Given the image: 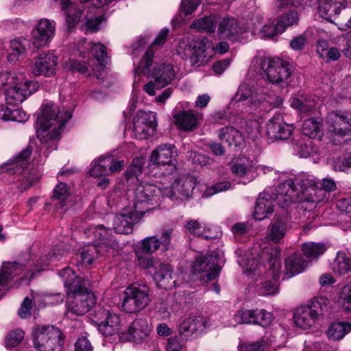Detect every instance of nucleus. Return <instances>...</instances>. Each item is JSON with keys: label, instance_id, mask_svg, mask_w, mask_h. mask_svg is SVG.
Masks as SVG:
<instances>
[{"label": "nucleus", "instance_id": "4be33fe9", "mask_svg": "<svg viewBox=\"0 0 351 351\" xmlns=\"http://www.w3.org/2000/svg\"><path fill=\"white\" fill-rule=\"evenodd\" d=\"M206 43V38H202L195 39L191 43L188 56L192 66H200L208 62L210 56L207 53Z\"/></svg>", "mask_w": 351, "mask_h": 351}, {"label": "nucleus", "instance_id": "b1692460", "mask_svg": "<svg viewBox=\"0 0 351 351\" xmlns=\"http://www.w3.org/2000/svg\"><path fill=\"white\" fill-rule=\"evenodd\" d=\"M177 156L178 152L174 145L161 144L152 151L150 162L158 165H169Z\"/></svg>", "mask_w": 351, "mask_h": 351}, {"label": "nucleus", "instance_id": "bb28decb", "mask_svg": "<svg viewBox=\"0 0 351 351\" xmlns=\"http://www.w3.org/2000/svg\"><path fill=\"white\" fill-rule=\"evenodd\" d=\"M288 228L287 221L285 217L275 216L268 226L266 238L269 241L278 243L285 237Z\"/></svg>", "mask_w": 351, "mask_h": 351}, {"label": "nucleus", "instance_id": "6e6552de", "mask_svg": "<svg viewBox=\"0 0 351 351\" xmlns=\"http://www.w3.org/2000/svg\"><path fill=\"white\" fill-rule=\"evenodd\" d=\"M32 339L38 351H56L62 348L64 336L62 331L53 325H37L33 328Z\"/></svg>", "mask_w": 351, "mask_h": 351}, {"label": "nucleus", "instance_id": "4d7b16f0", "mask_svg": "<svg viewBox=\"0 0 351 351\" xmlns=\"http://www.w3.org/2000/svg\"><path fill=\"white\" fill-rule=\"evenodd\" d=\"M158 249H160V246L156 237H148L141 241V250L144 253L152 254Z\"/></svg>", "mask_w": 351, "mask_h": 351}, {"label": "nucleus", "instance_id": "1a4fd4ad", "mask_svg": "<svg viewBox=\"0 0 351 351\" xmlns=\"http://www.w3.org/2000/svg\"><path fill=\"white\" fill-rule=\"evenodd\" d=\"M327 124L333 145H343L351 140V110L330 112Z\"/></svg>", "mask_w": 351, "mask_h": 351}, {"label": "nucleus", "instance_id": "bf43d9fd", "mask_svg": "<svg viewBox=\"0 0 351 351\" xmlns=\"http://www.w3.org/2000/svg\"><path fill=\"white\" fill-rule=\"evenodd\" d=\"M144 163L145 162L143 158H137L134 159L132 164L129 166L127 170V178L130 179L132 177L138 178L139 175H141L142 173Z\"/></svg>", "mask_w": 351, "mask_h": 351}, {"label": "nucleus", "instance_id": "c9c22d12", "mask_svg": "<svg viewBox=\"0 0 351 351\" xmlns=\"http://www.w3.org/2000/svg\"><path fill=\"white\" fill-rule=\"evenodd\" d=\"M196 184L195 178L189 175L181 176L173 182V189L178 194L184 197H190Z\"/></svg>", "mask_w": 351, "mask_h": 351}, {"label": "nucleus", "instance_id": "603ef678", "mask_svg": "<svg viewBox=\"0 0 351 351\" xmlns=\"http://www.w3.org/2000/svg\"><path fill=\"white\" fill-rule=\"evenodd\" d=\"M254 324H258L263 327L269 326L272 320L273 316L264 308H254Z\"/></svg>", "mask_w": 351, "mask_h": 351}, {"label": "nucleus", "instance_id": "f257e3e1", "mask_svg": "<svg viewBox=\"0 0 351 351\" xmlns=\"http://www.w3.org/2000/svg\"><path fill=\"white\" fill-rule=\"evenodd\" d=\"M315 189L332 192L336 190L337 185L334 180L325 178L318 184L311 176L300 173L291 176L282 181L273 194L274 200L282 208L289 207L293 203H299L305 210L316 206L320 201Z\"/></svg>", "mask_w": 351, "mask_h": 351}, {"label": "nucleus", "instance_id": "9d476101", "mask_svg": "<svg viewBox=\"0 0 351 351\" xmlns=\"http://www.w3.org/2000/svg\"><path fill=\"white\" fill-rule=\"evenodd\" d=\"M280 250L278 247L268 246L265 247L260 254L263 263L267 262L269 264V275L273 280L262 282L259 287L260 294L273 295L278 292L277 281L280 276Z\"/></svg>", "mask_w": 351, "mask_h": 351}, {"label": "nucleus", "instance_id": "a18cd8bd", "mask_svg": "<svg viewBox=\"0 0 351 351\" xmlns=\"http://www.w3.org/2000/svg\"><path fill=\"white\" fill-rule=\"evenodd\" d=\"M299 21L298 14L296 11L292 10L282 14L277 23V28L279 32H284L285 29L295 25Z\"/></svg>", "mask_w": 351, "mask_h": 351}, {"label": "nucleus", "instance_id": "473e14b6", "mask_svg": "<svg viewBox=\"0 0 351 351\" xmlns=\"http://www.w3.org/2000/svg\"><path fill=\"white\" fill-rule=\"evenodd\" d=\"M218 138L223 143L228 146H240L243 138L241 133L232 127H225L218 131Z\"/></svg>", "mask_w": 351, "mask_h": 351}, {"label": "nucleus", "instance_id": "6e6d98bb", "mask_svg": "<svg viewBox=\"0 0 351 351\" xmlns=\"http://www.w3.org/2000/svg\"><path fill=\"white\" fill-rule=\"evenodd\" d=\"M335 171H343L351 168V152L344 153L342 156L337 157L333 161Z\"/></svg>", "mask_w": 351, "mask_h": 351}, {"label": "nucleus", "instance_id": "338daca9", "mask_svg": "<svg viewBox=\"0 0 351 351\" xmlns=\"http://www.w3.org/2000/svg\"><path fill=\"white\" fill-rule=\"evenodd\" d=\"M339 300L343 303V306L346 304L351 305V282L342 288Z\"/></svg>", "mask_w": 351, "mask_h": 351}, {"label": "nucleus", "instance_id": "7c9ffc66", "mask_svg": "<svg viewBox=\"0 0 351 351\" xmlns=\"http://www.w3.org/2000/svg\"><path fill=\"white\" fill-rule=\"evenodd\" d=\"M319 315L320 313L313 308H297L294 314L295 323L297 326L305 329L311 327Z\"/></svg>", "mask_w": 351, "mask_h": 351}, {"label": "nucleus", "instance_id": "49530a36", "mask_svg": "<svg viewBox=\"0 0 351 351\" xmlns=\"http://www.w3.org/2000/svg\"><path fill=\"white\" fill-rule=\"evenodd\" d=\"M25 337V331L21 328H15L10 330L5 338V346L7 348L17 347L22 342Z\"/></svg>", "mask_w": 351, "mask_h": 351}, {"label": "nucleus", "instance_id": "39448f33", "mask_svg": "<svg viewBox=\"0 0 351 351\" xmlns=\"http://www.w3.org/2000/svg\"><path fill=\"white\" fill-rule=\"evenodd\" d=\"M161 190L150 184H141L129 195V205L133 212L141 218L145 213L155 209L160 204ZM128 199V197H126Z\"/></svg>", "mask_w": 351, "mask_h": 351}, {"label": "nucleus", "instance_id": "5701e85b", "mask_svg": "<svg viewBox=\"0 0 351 351\" xmlns=\"http://www.w3.org/2000/svg\"><path fill=\"white\" fill-rule=\"evenodd\" d=\"M230 169L234 176L246 179L247 182H252L256 176V168L254 162L245 157L236 159Z\"/></svg>", "mask_w": 351, "mask_h": 351}, {"label": "nucleus", "instance_id": "69168bd1", "mask_svg": "<svg viewBox=\"0 0 351 351\" xmlns=\"http://www.w3.org/2000/svg\"><path fill=\"white\" fill-rule=\"evenodd\" d=\"M32 154V149L29 147L24 149L18 156L16 157L14 165L16 167H20L23 169L27 167L28 159Z\"/></svg>", "mask_w": 351, "mask_h": 351}, {"label": "nucleus", "instance_id": "de8ad7c7", "mask_svg": "<svg viewBox=\"0 0 351 351\" xmlns=\"http://www.w3.org/2000/svg\"><path fill=\"white\" fill-rule=\"evenodd\" d=\"M91 51L98 64L97 70L100 71L104 69L108 56L106 47L101 43H94L91 47Z\"/></svg>", "mask_w": 351, "mask_h": 351}, {"label": "nucleus", "instance_id": "ea45409f", "mask_svg": "<svg viewBox=\"0 0 351 351\" xmlns=\"http://www.w3.org/2000/svg\"><path fill=\"white\" fill-rule=\"evenodd\" d=\"M351 331V324L344 322H334L329 326L327 335L329 339L338 341Z\"/></svg>", "mask_w": 351, "mask_h": 351}, {"label": "nucleus", "instance_id": "7ed1b4c3", "mask_svg": "<svg viewBox=\"0 0 351 351\" xmlns=\"http://www.w3.org/2000/svg\"><path fill=\"white\" fill-rule=\"evenodd\" d=\"M154 57V51L147 49L138 66L134 69L135 74L143 73L147 75V77L154 79V81H150L143 87V90L151 96L156 94V90L161 89L169 84L176 75L173 66L169 63L158 64L152 69Z\"/></svg>", "mask_w": 351, "mask_h": 351}, {"label": "nucleus", "instance_id": "8fccbe9b", "mask_svg": "<svg viewBox=\"0 0 351 351\" xmlns=\"http://www.w3.org/2000/svg\"><path fill=\"white\" fill-rule=\"evenodd\" d=\"M89 64L84 61L82 62L75 59H70L65 63V68L72 71H76L81 74L91 75L92 73L89 71Z\"/></svg>", "mask_w": 351, "mask_h": 351}, {"label": "nucleus", "instance_id": "09e8293b", "mask_svg": "<svg viewBox=\"0 0 351 351\" xmlns=\"http://www.w3.org/2000/svg\"><path fill=\"white\" fill-rule=\"evenodd\" d=\"M99 251L95 245H88L84 247L80 252V256L83 263L91 265L94 260L98 257Z\"/></svg>", "mask_w": 351, "mask_h": 351}, {"label": "nucleus", "instance_id": "58836bf2", "mask_svg": "<svg viewBox=\"0 0 351 351\" xmlns=\"http://www.w3.org/2000/svg\"><path fill=\"white\" fill-rule=\"evenodd\" d=\"M62 10L64 11L66 23L69 27H72L80 21L82 12L75 5L72 4L69 0H62L61 2Z\"/></svg>", "mask_w": 351, "mask_h": 351}, {"label": "nucleus", "instance_id": "79ce46f5", "mask_svg": "<svg viewBox=\"0 0 351 351\" xmlns=\"http://www.w3.org/2000/svg\"><path fill=\"white\" fill-rule=\"evenodd\" d=\"M217 19L214 16H209L195 19L190 27L195 29L199 32L213 33L215 32L217 26Z\"/></svg>", "mask_w": 351, "mask_h": 351}, {"label": "nucleus", "instance_id": "ddd939ff", "mask_svg": "<svg viewBox=\"0 0 351 351\" xmlns=\"http://www.w3.org/2000/svg\"><path fill=\"white\" fill-rule=\"evenodd\" d=\"M56 33V23L48 19H41L31 32V40L36 49L49 45Z\"/></svg>", "mask_w": 351, "mask_h": 351}, {"label": "nucleus", "instance_id": "e2e57ef3", "mask_svg": "<svg viewBox=\"0 0 351 351\" xmlns=\"http://www.w3.org/2000/svg\"><path fill=\"white\" fill-rule=\"evenodd\" d=\"M27 120V116L24 111L18 108L12 110L7 107L6 121L25 122Z\"/></svg>", "mask_w": 351, "mask_h": 351}, {"label": "nucleus", "instance_id": "3c124183", "mask_svg": "<svg viewBox=\"0 0 351 351\" xmlns=\"http://www.w3.org/2000/svg\"><path fill=\"white\" fill-rule=\"evenodd\" d=\"M185 227L191 234L197 237H202L206 239L213 238V237L207 233L206 228L197 220H191L188 221L185 225Z\"/></svg>", "mask_w": 351, "mask_h": 351}, {"label": "nucleus", "instance_id": "a878e982", "mask_svg": "<svg viewBox=\"0 0 351 351\" xmlns=\"http://www.w3.org/2000/svg\"><path fill=\"white\" fill-rule=\"evenodd\" d=\"M177 128L185 132L194 130L202 120V114L193 110H182L173 116Z\"/></svg>", "mask_w": 351, "mask_h": 351}, {"label": "nucleus", "instance_id": "cd10ccee", "mask_svg": "<svg viewBox=\"0 0 351 351\" xmlns=\"http://www.w3.org/2000/svg\"><path fill=\"white\" fill-rule=\"evenodd\" d=\"M154 278L158 287L162 289H171L176 286V281L172 278V269L169 265L159 263Z\"/></svg>", "mask_w": 351, "mask_h": 351}, {"label": "nucleus", "instance_id": "680f3d73", "mask_svg": "<svg viewBox=\"0 0 351 351\" xmlns=\"http://www.w3.org/2000/svg\"><path fill=\"white\" fill-rule=\"evenodd\" d=\"M231 188V183L228 181L217 182L215 184L208 187L205 191V196H211L217 193L227 191Z\"/></svg>", "mask_w": 351, "mask_h": 351}, {"label": "nucleus", "instance_id": "0e129e2a", "mask_svg": "<svg viewBox=\"0 0 351 351\" xmlns=\"http://www.w3.org/2000/svg\"><path fill=\"white\" fill-rule=\"evenodd\" d=\"M40 178L34 172L27 173L24 172L21 175V188L27 189L31 186L36 183L39 180Z\"/></svg>", "mask_w": 351, "mask_h": 351}, {"label": "nucleus", "instance_id": "393cba45", "mask_svg": "<svg viewBox=\"0 0 351 351\" xmlns=\"http://www.w3.org/2000/svg\"><path fill=\"white\" fill-rule=\"evenodd\" d=\"M247 32V27L233 18L223 19L219 25L218 32L221 38L236 40L239 34Z\"/></svg>", "mask_w": 351, "mask_h": 351}, {"label": "nucleus", "instance_id": "2f4dec72", "mask_svg": "<svg viewBox=\"0 0 351 351\" xmlns=\"http://www.w3.org/2000/svg\"><path fill=\"white\" fill-rule=\"evenodd\" d=\"M285 274L288 278L302 273L306 265V262L300 254H293L285 260Z\"/></svg>", "mask_w": 351, "mask_h": 351}, {"label": "nucleus", "instance_id": "f704fd0d", "mask_svg": "<svg viewBox=\"0 0 351 351\" xmlns=\"http://www.w3.org/2000/svg\"><path fill=\"white\" fill-rule=\"evenodd\" d=\"M332 271L338 275L351 272V256L343 252H338L330 264Z\"/></svg>", "mask_w": 351, "mask_h": 351}, {"label": "nucleus", "instance_id": "f8f14e48", "mask_svg": "<svg viewBox=\"0 0 351 351\" xmlns=\"http://www.w3.org/2000/svg\"><path fill=\"white\" fill-rule=\"evenodd\" d=\"M128 199L122 197L120 199L121 212L113 218L112 227L115 232L119 234H130L132 232L133 226L140 220L129 205H126Z\"/></svg>", "mask_w": 351, "mask_h": 351}, {"label": "nucleus", "instance_id": "20e7f679", "mask_svg": "<svg viewBox=\"0 0 351 351\" xmlns=\"http://www.w3.org/2000/svg\"><path fill=\"white\" fill-rule=\"evenodd\" d=\"M66 289V307H94L96 298L93 292L85 287L86 280L77 276L73 269L66 267L59 272Z\"/></svg>", "mask_w": 351, "mask_h": 351}, {"label": "nucleus", "instance_id": "4c0bfd02", "mask_svg": "<svg viewBox=\"0 0 351 351\" xmlns=\"http://www.w3.org/2000/svg\"><path fill=\"white\" fill-rule=\"evenodd\" d=\"M342 5L341 1L326 0L319 5V14L324 19L332 21L341 12Z\"/></svg>", "mask_w": 351, "mask_h": 351}, {"label": "nucleus", "instance_id": "37998d69", "mask_svg": "<svg viewBox=\"0 0 351 351\" xmlns=\"http://www.w3.org/2000/svg\"><path fill=\"white\" fill-rule=\"evenodd\" d=\"M302 132L309 138L320 137L322 135V124L315 118L307 119L303 123Z\"/></svg>", "mask_w": 351, "mask_h": 351}, {"label": "nucleus", "instance_id": "f03ea898", "mask_svg": "<svg viewBox=\"0 0 351 351\" xmlns=\"http://www.w3.org/2000/svg\"><path fill=\"white\" fill-rule=\"evenodd\" d=\"M71 117V110L64 106L60 108L53 103L43 105L42 114L36 120L37 138L56 149L60 135Z\"/></svg>", "mask_w": 351, "mask_h": 351}, {"label": "nucleus", "instance_id": "c756f323", "mask_svg": "<svg viewBox=\"0 0 351 351\" xmlns=\"http://www.w3.org/2000/svg\"><path fill=\"white\" fill-rule=\"evenodd\" d=\"M316 98L312 95L298 94L291 98V106L300 113L309 114L315 108Z\"/></svg>", "mask_w": 351, "mask_h": 351}, {"label": "nucleus", "instance_id": "a19ab883", "mask_svg": "<svg viewBox=\"0 0 351 351\" xmlns=\"http://www.w3.org/2000/svg\"><path fill=\"white\" fill-rule=\"evenodd\" d=\"M28 41L25 38L12 40L10 43L8 59L10 62L16 61L26 51Z\"/></svg>", "mask_w": 351, "mask_h": 351}, {"label": "nucleus", "instance_id": "dca6fc26", "mask_svg": "<svg viewBox=\"0 0 351 351\" xmlns=\"http://www.w3.org/2000/svg\"><path fill=\"white\" fill-rule=\"evenodd\" d=\"M38 84L34 81L26 80L10 86L5 92L6 103L11 106H17L22 103L27 96L36 92Z\"/></svg>", "mask_w": 351, "mask_h": 351}, {"label": "nucleus", "instance_id": "13d9d810", "mask_svg": "<svg viewBox=\"0 0 351 351\" xmlns=\"http://www.w3.org/2000/svg\"><path fill=\"white\" fill-rule=\"evenodd\" d=\"M254 309H241L234 315L237 324H254Z\"/></svg>", "mask_w": 351, "mask_h": 351}, {"label": "nucleus", "instance_id": "4468645a", "mask_svg": "<svg viewBox=\"0 0 351 351\" xmlns=\"http://www.w3.org/2000/svg\"><path fill=\"white\" fill-rule=\"evenodd\" d=\"M218 261L219 255L215 252H211L205 255L201 254L195 258L193 269L196 273H206L204 280L210 281L215 279L219 274L221 267Z\"/></svg>", "mask_w": 351, "mask_h": 351}, {"label": "nucleus", "instance_id": "2eb2a0df", "mask_svg": "<svg viewBox=\"0 0 351 351\" xmlns=\"http://www.w3.org/2000/svg\"><path fill=\"white\" fill-rule=\"evenodd\" d=\"M157 123L152 112L138 111L133 119L132 132L136 138L146 139L155 132Z\"/></svg>", "mask_w": 351, "mask_h": 351}, {"label": "nucleus", "instance_id": "052dcab7", "mask_svg": "<svg viewBox=\"0 0 351 351\" xmlns=\"http://www.w3.org/2000/svg\"><path fill=\"white\" fill-rule=\"evenodd\" d=\"M89 233L93 234L95 240L104 241L107 239L110 234L111 230L105 228L103 225H98L88 228Z\"/></svg>", "mask_w": 351, "mask_h": 351}, {"label": "nucleus", "instance_id": "423d86ee", "mask_svg": "<svg viewBox=\"0 0 351 351\" xmlns=\"http://www.w3.org/2000/svg\"><path fill=\"white\" fill-rule=\"evenodd\" d=\"M250 99L252 107L259 112L269 111L280 106L283 103L280 97H274L267 95L258 88L251 87L247 84H242L235 94L233 100L240 102Z\"/></svg>", "mask_w": 351, "mask_h": 351}, {"label": "nucleus", "instance_id": "0eeeda50", "mask_svg": "<svg viewBox=\"0 0 351 351\" xmlns=\"http://www.w3.org/2000/svg\"><path fill=\"white\" fill-rule=\"evenodd\" d=\"M256 63L259 64L261 75L266 76L271 83L280 86L288 85L292 73L288 62L280 58H258Z\"/></svg>", "mask_w": 351, "mask_h": 351}, {"label": "nucleus", "instance_id": "6ab92c4d", "mask_svg": "<svg viewBox=\"0 0 351 351\" xmlns=\"http://www.w3.org/2000/svg\"><path fill=\"white\" fill-rule=\"evenodd\" d=\"M148 291L149 288L146 285L128 287L124 291L122 307H146L149 302Z\"/></svg>", "mask_w": 351, "mask_h": 351}, {"label": "nucleus", "instance_id": "72a5a7b5", "mask_svg": "<svg viewBox=\"0 0 351 351\" xmlns=\"http://www.w3.org/2000/svg\"><path fill=\"white\" fill-rule=\"evenodd\" d=\"M273 207L272 201L266 197V194H261L256 202L254 213V219L261 221L268 217L274 212Z\"/></svg>", "mask_w": 351, "mask_h": 351}, {"label": "nucleus", "instance_id": "864d4df0", "mask_svg": "<svg viewBox=\"0 0 351 351\" xmlns=\"http://www.w3.org/2000/svg\"><path fill=\"white\" fill-rule=\"evenodd\" d=\"M136 254L137 256L138 265L141 268H157L158 262L153 258L151 254L144 253L142 251H138L136 252Z\"/></svg>", "mask_w": 351, "mask_h": 351}, {"label": "nucleus", "instance_id": "9b49d317", "mask_svg": "<svg viewBox=\"0 0 351 351\" xmlns=\"http://www.w3.org/2000/svg\"><path fill=\"white\" fill-rule=\"evenodd\" d=\"M208 324V319L202 315L184 316L178 324V332L184 339H193L205 331Z\"/></svg>", "mask_w": 351, "mask_h": 351}, {"label": "nucleus", "instance_id": "774afa93", "mask_svg": "<svg viewBox=\"0 0 351 351\" xmlns=\"http://www.w3.org/2000/svg\"><path fill=\"white\" fill-rule=\"evenodd\" d=\"M263 341H258L252 343H242L238 346L239 351H262Z\"/></svg>", "mask_w": 351, "mask_h": 351}, {"label": "nucleus", "instance_id": "aec40b11", "mask_svg": "<svg viewBox=\"0 0 351 351\" xmlns=\"http://www.w3.org/2000/svg\"><path fill=\"white\" fill-rule=\"evenodd\" d=\"M152 331V326L143 317L134 319L128 328V339L137 343L145 341Z\"/></svg>", "mask_w": 351, "mask_h": 351}, {"label": "nucleus", "instance_id": "c03bdc74", "mask_svg": "<svg viewBox=\"0 0 351 351\" xmlns=\"http://www.w3.org/2000/svg\"><path fill=\"white\" fill-rule=\"evenodd\" d=\"M302 252L304 256L310 260L317 259L327 250V246L324 243H306L302 245Z\"/></svg>", "mask_w": 351, "mask_h": 351}, {"label": "nucleus", "instance_id": "412c9836", "mask_svg": "<svg viewBox=\"0 0 351 351\" xmlns=\"http://www.w3.org/2000/svg\"><path fill=\"white\" fill-rule=\"evenodd\" d=\"M58 58L53 53H41L36 60L32 73L35 75L51 76L56 73Z\"/></svg>", "mask_w": 351, "mask_h": 351}, {"label": "nucleus", "instance_id": "a211bd4d", "mask_svg": "<svg viewBox=\"0 0 351 351\" xmlns=\"http://www.w3.org/2000/svg\"><path fill=\"white\" fill-rule=\"evenodd\" d=\"M293 130L292 125L285 123L280 115L270 119L266 125V134L269 139L286 140Z\"/></svg>", "mask_w": 351, "mask_h": 351}, {"label": "nucleus", "instance_id": "c85d7f7f", "mask_svg": "<svg viewBox=\"0 0 351 351\" xmlns=\"http://www.w3.org/2000/svg\"><path fill=\"white\" fill-rule=\"evenodd\" d=\"M23 269L24 265L18 262L4 263L0 271V290H4L11 280L21 274Z\"/></svg>", "mask_w": 351, "mask_h": 351}, {"label": "nucleus", "instance_id": "f3484780", "mask_svg": "<svg viewBox=\"0 0 351 351\" xmlns=\"http://www.w3.org/2000/svg\"><path fill=\"white\" fill-rule=\"evenodd\" d=\"M99 331L106 336H110L119 329L121 319L117 313L106 308H97L95 311Z\"/></svg>", "mask_w": 351, "mask_h": 351}, {"label": "nucleus", "instance_id": "5fc2aeb1", "mask_svg": "<svg viewBox=\"0 0 351 351\" xmlns=\"http://www.w3.org/2000/svg\"><path fill=\"white\" fill-rule=\"evenodd\" d=\"M174 237L173 228H165L161 230L160 237L158 238L159 246L163 252H166L171 247V241Z\"/></svg>", "mask_w": 351, "mask_h": 351}, {"label": "nucleus", "instance_id": "e433bc0d", "mask_svg": "<svg viewBox=\"0 0 351 351\" xmlns=\"http://www.w3.org/2000/svg\"><path fill=\"white\" fill-rule=\"evenodd\" d=\"M317 53L326 62L338 60L341 57L339 50L335 47H330L328 43L324 40L317 41Z\"/></svg>", "mask_w": 351, "mask_h": 351}]
</instances>
